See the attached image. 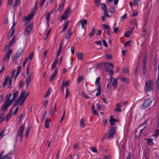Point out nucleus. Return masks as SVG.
I'll use <instances>...</instances> for the list:
<instances>
[{
  "label": "nucleus",
  "instance_id": "obj_15",
  "mask_svg": "<svg viewBox=\"0 0 159 159\" xmlns=\"http://www.w3.org/2000/svg\"><path fill=\"white\" fill-rule=\"evenodd\" d=\"M13 151L7 153L5 156H4L2 157V159H12L11 158V155L13 153Z\"/></svg>",
  "mask_w": 159,
  "mask_h": 159
},
{
  "label": "nucleus",
  "instance_id": "obj_59",
  "mask_svg": "<svg viewBox=\"0 0 159 159\" xmlns=\"http://www.w3.org/2000/svg\"><path fill=\"white\" fill-rule=\"evenodd\" d=\"M70 92L68 89H66V94L65 97V99H66L70 94Z\"/></svg>",
  "mask_w": 159,
  "mask_h": 159
},
{
  "label": "nucleus",
  "instance_id": "obj_24",
  "mask_svg": "<svg viewBox=\"0 0 159 159\" xmlns=\"http://www.w3.org/2000/svg\"><path fill=\"white\" fill-rule=\"evenodd\" d=\"M106 71L109 73V75L111 76L113 75V72L111 69L109 67L107 68L106 69Z\"/></svg>",
  "mask_w": 159,
  "mask_h": 159
},
{
  "label": "nucleus",
  "instance_id": "obj_42",
  "mask_svg": "<svg viewBox=\"0 0 159 159\" xmlns=\"http://www.w3.org/2000/svg\"><path fill=\"white\" fill-rule=\"evenodd\" d=\"M147 126H145L143 128H142L140 130V132L139 133L138 135L139 136H140L142 133H144L145 132V131H144V129Z\"/></svg>",
  "mask_w": 159,
  "mask_h": 159
},
{
  "label": "nucleus",
  "instance_id": "obj_51",
  "mask_svg": "<svg viewBox=\"0 0 159 159\" xmlns=\"http://www.w3.org/2000/svg\"><path fill=\"white\" fill-rule=\"evenodd\" d=\"M83 80V76H80L78 77V79L77 80V83L79 84L81 81Z\"/></svg>",
  "mask_w": 159,
  "mask_h": 159
},
{
  "label": "nucleus",
  "instance_id": "obj_25",
  "mask_svg": "<svg viewBox=\"0 0 159 159\" xmlns=\"http://www.w3.org/2000/svg\"><path fill=\"white\" fill-rule=\"evenodd\" d=\"M116 108L115 109L116 111L120 112L121 111V109L120 108V103H117L116 104Z\"/></svg>",
  "mask_w": 159,
  "mask_h": 159
},
{
  "label": "nucleus",
  "instance_id": "obj_50",
  "mask_svg": "<svg viewBox=\"0 0 159 159\" xmlns=\"http://www.w3.org/2000/svg\"><path fill=\"white\" fill-rule=\"evenodd\" d=\"M134 27H130L129 29V31H128L129 33V34H132L134 33Z\"/></svg>",
  "mask_w": 159,
  "mask_h": 159
},
{
  "label": "nucleus",
  "instance_id": "obj_6",
  "mask_svg": "<svg viewBox=\"0 0 159 159\" xmlns=\"http://www.w3.org/2000/svg\"><path fill=\"white\" fill-rule=\"evenodd\" d=\"M33 30V25H30L26 26L24 31V34L25 36H28Z\"/></svg>",
  "mask_w": 159,
  "mask_h": 159
},
{
  "label": "nucleus",
  "instance_id": "obj_23",
  "mask_svg": "<svg viewBox=\"0 0 159 159\" xmlns=\"http://www.w3.org/2000/svg\"><path fill=\"white\" fill-rule=\"evenodd\" d=\"M9 79V76H7L6 78L5 79L4 82L2 84V86L3 87H4L5 86H6L7 84L8 80Z\"/></svg>",
  "mask_w": 159,
  "mask_h": 159
},
{
  "label": "nucleus",
  "instance_id": "obj_31",
  "mask_svg": "<svg viewBox=\"0 0 159 159\" xmlns=\"http://www.w3.org/2000/svg\"><path fill=\"white\" fill-rule=\"evenodd\" d=\"M80 124L81 125L82 127H84L85 126L86 124L85 123V120L83 118L81 119Z\"/></svg>",
  "mask_w": 159,
  "mask_h": 159
},
{
  "label": "nucleus",
  "instance_id": "obj_2",
  "mask_svg": "<svg viewBox=\"0 0 159 159\" xmlns=\"http://www.w3.org/2000/svg\"><path fill=\"white\" fill-rule=\"evenodd\" d=\"M152 101L151 98H149L146 99L140 106V108L142 109H146L149 107L151 105Z\"/></svg>",
  "mask_w": 159,
  "mask_h": 159
},
{
  "label": "nucleus",
  "instance_id": "obj_37",
  "mask_svg": "<svg viewBox=\"0 0 159 159\" xmlns=\"http://www.w3.org/2000/svg\"><path fill=\"white\" fill-rule=\"evenodd\" d=\"M102 26L104 27L105 29L107 30H111L110 27L108 25L102 24Z\"/></svg>",
  "mask_w": 159,
  "mask_h": 159
},
{
  "label": "nucleus",
  "instance_id": "obj_60",
  "mask_svg": "<svg viewBox=\"0 0 159 159\" xmlns=\"http://www.w3.org/2000/svg\"><path fill=\"white\" fill-rule=\"evenodd\" d=\"M126 17V14L120 17V21L121 22L123 21L125 19Z\"/></svg>",
  "mask_w": 159,
  "mask_h": 159
},
{
  "label": "nucleus",
  "instance_id": "obj_18",
  "mask_svg": "<svg viewBox=\"0 0 159 159\" xmlns=\"http://www.w3.org/2000/svg\"><path fill=\"white\" fill-rule=\"evenodd\" d=\"M58 58L57 57H56L52 63L51 66V69L52 70H53L55 68L56 66L57 63L58 61Z\"/></svg>",
  "mask_w": 159,
  "mask_h": 159
},
{
  "label": "nucleus",
  "instance_id": "obj_20",
  "mask_svg": "<svg viewBox=\"0 0 159 159\" xmlns=\"http://www.w3.org/2000/svg\"><path fill=\"white\" fill-rule=\"evenodd\" d=\"M70 22V21L68 20H67L65 23V24L64 25L63 28L62 29V31L63 32H64L66 29L67 28V27H68L69 23Z\"/></svg>",
  "mask_w": 159,
  "mask_h": 159
},
{
  "label": "nucleus",
  "instance_id": "obj_29",
  "mask_svg": "<svg viewBox=\"0 0 159 159\" xmlns=\"http://www.w3.org/2000/svg\"><path fill=\"white\" fill-rule=\"evenodd\" d=\"M6 131H7V130L4 129L0 133V139L2 138L6 134H5V133Z\"/></svg>",
  "mask_w": 159,
  "mask_h": 159
},
{
  "label": "nucleus",
  "instance_id": "obj_32",
  "mask_svg": "<svg viewBox=\"0 0 159 159\" xmlns=\"http://www.w3.org/2000/svg\"><path fill=\"white\" fill-rule=\"evenodd\" d=\"M4 113H2L1 114L0 117V124H1L4 120L5 119L4 118Z\"/></svg>",
  "mask_w": 159,
  "mask_h": 159
},
{
  "label": "nucleus",
  "instance_id": "obj_34",
  "mask_svg": "<svg viewBox=\"0 0 159 159\" xmlns=\"http://www.w3.org/2000/svg\"><path fill=\"white\" fill-rule=\"evenodd\" d=\"M83 54L82 53H78V55L77 56V58L79 60L82 61L83 60Z\"/></svg>",
  "mask_w": 159,
  "mask_h": 159
},
{
  "label": "nucleus",
  "instance_id": "obj_3",
  "mask_svg": "<svg viewBox=\"0 0 159 159\" xmlns=\"http://www.w3.org/2000/svg\"><path fill=\"white\" fill-rule=\"evenodd\" d=\"M12 52L13 50L11 49H9L7 50L6 53L4 56V59L3 60V62H4L6 61H8L10 59L11 55L12 53Z\"/></svg>",
  "mask_w": 159,
  "mask_h": 159
},
{
  "label": "nucleus",
  "instance_id": "obj_36",
  "mask_svg": "<svg viewBox=\"0 0 159 159\" xmlns=\"http://www.w3.org/2000/svg\"><path fill=\"white\" fill-rule=\"evenodd\" d=\"M142 69L143 74L144 75H145L146 74V65L143 64Z\"/></svg>",
  "mask_w": 159,
  "mask_h": 159
},
{
  "label": "nucleus",
  "instance_id": "obj_62",
  "mask_svg": "<svg viewBox=\"0 0 159 159\" xmlns=\"http://www.w3.org/2000/svg\"><path fill=\"white\" fill-rule=\"evenodd\" d=\"M19 2H20L19 0H16L15 1V3L14 4V7H16L19 5Z\"/></svg>",
  "mask_w": 159,
  "mask_h": 159
},
{
  "label": "nucleus",
  "instance_id": "obj_16",
  "mask_svg": "<svg viewBox=\"0 0 159 159\" xmlns=\"http://www.w3.org/2000/svg\"><path fill=\"white\" fill-rule=\"evenodd\" d=\"M16 38L17 36L15 35L14 36L12 39L9 43L8 45H9V47L11 46L13 44L15 43Z\"/></svg>",
  "mask_w": 159,
  "mask_h": 159
},
{
  "label": "nucleus",
  "instance_id": "obj_22",
  "mask_svg": "<svg viewBox=\"0 0 159 159\" xmlns=\"http://www.w3.org/2000/svg\"><path fill=\"white\" fill-rule=\"evenodd\" d=\"M50 122V118H47L45 121V127L47 129H48L49 127Z\"/></svg>",
  "mask_w": 159,
  "mask_h": 159
},
{
  "label": "nucleus",
  "instance_id": "obj_9",
  "mask_svg": "<svg viewBox=\"0 0 159 159\" xmlns=\"http://www.w3.org/2000/svg\"><path fill=\"white\" fill-rule=\"evenodd\" d=\"M33 15L32 14H30L28 15L27 16L25 17L24 19L25 22V25L26 26V24H28V22H29L31 19L33 18Z\"/></svg>",
  "mask_w": 159,
  "mask_h": 159
},
{
  "label": "nucleus",
  "instance_id": "obj_8",
  "mask_svg": "<svg viewBox=\"0 0 159 159\" xmlns=\"http://www.w3.org/2000/svg\"><path fill=\"white\" fill-rule=\"evenodd\" d=\"M23 53V51L22 50L19 49L18 50L14 56L13 59L15 61H16L20 57V56H22Z\"/></svg>",
  "mask_w": 159,
  "mask_h": 159
},
{
  "label": "nucleus",
  "instance_id": "obj_46",
  "mask_svg": "<svg viewBox=\"0 0 159 159\" xmlns=\"http://www.w3.org/2000/svg\"><path fill=\"white\" fill-rule=\"evenodd\" d=\"M16 100L14 98H12L11 100H9L8 102H7L9 105V106L11 105Z\"/></svg>",
  "mask_w": 159,
  "mask_h": 159
},
{
  "label": "nucleus",
  "instance_id": "obj_39",
  "mask_svg": "<svg viewBox=\"0 0 159 159\" xmlns=\"http://www.w3.org/2000/svg\"><path fill=\"white\" fill-rule=\"evenodd\" d=\"M71 10L69 9V8H67L66 11H65L64 13V15L65 16H68L69 14V13L70 11Z\"/></svg>",
  "mask_w": 159,
  "mask_h": 159
},
{
  "label": "nucleus",
  "instance_id": "obj_19",
  "mask_svg": "<svg viewBox=\"0 0 159 159\" xmlns=\"http://www.w3.org/2000/svg\"><path fill=\"white\" fill-rule=\"evenodd\" d=\"M147 120H146L143 122V123L142 124H141V125H139V126L138 128H137L136 129V131L135 132V134L136 135H137V133L138 132V130H139V128L143 126L146 125L147 124Z\"/></svg>",
  "mask_w": 159,
  "mask_h": 159
},
{
  "label": "nucleus",
  "instance_id": "obj_30",
  "mask_svg": "<svg viewBox=\"0 0 159 159\" xmlns=\"http://www.w3.org/2000/svg\"><path fill=\"white\" fill-rule=\"evenodd\" d=\"M98 92L96 93V96H98L100 95L101 93V87L100 85H98L97 88Z\"/></svg>",
  "mask_w": 159,
  "mask_h": 159
},
{
  "label": "nucleus",
  "instance_id": "obj_52",
  "mask_svg": "<svg viewBox=\"0 0 159 159\" xmlns=\"http://www.w3.org/2000/svg\"><path fill=\"white\" fill-rule=\"evenodd\" d=\"M123 73L124 74H129V70H128V69L127 67H125L123 69Z\"/></svg>",
  "mask_w": 159,
  "mask_h": 159
},
{
  "label": "nucleus",
  "instance_id": "obj_33",
  "mask_svg": "<svg viewBox=\"0 0 159 159\" xmlns=\"http://www.w3.org/2000/svg\"><path fill=\"white\" fill-rule=\"evenodd\" d=\"M13 98H14V99H16V98L17 97L18 95V91H14V93H13Z\"/></svg>",
  "mask_w": 159,
  "mask_h": 159
},
{
  "label": "nucleus",
  "instance_id": "obj_11",
  "mask_svg": "<svg viewBox=\"0 0 159 159\" xmlns=\"http://www.w3.org/2000/svg\"><path fill=\"white\" fill-rule=\"evenodd\" d=\"M87 23V20L83 19L80 22L79 26L80 25L82 28L84 29V25H86Z\"/></svg>",
  "mask_w": 159,
  "mask_h": 159
},
{
  "label": "nucleus",
  "instance_id": "obj_10",
  "mask_svg": "<svg viewBox=\"0 0 159 159\" xmlns=\"http://www.w3.org/2000/svg\"><path fill=\"white\" fill-rule=\"evenodd\" d=\"M58 70V68H56L54 72L52 73V75L49 78L50 81H52L55 78L56 76L57 75Z\"/></svg>",
  "mask_w": 159,
  "mask_h": 159
},
{
  "label": "nucleus",
  "instance_id": "obj_4",
  "mask_svg": "<svg viewBox=\"0 0 159 159\" xmlns=\"http://www.w3.org/2000/svg\"><path fill=\"white\" fill-rule=\"evenodd\" d=\"M109 80L110 81V83L112 84L113 86L114 87V89L115 90H116L118 85L117 80L115 79L114 77L111 76L110 77Z\"/></svg>",
  "mask_w": 159,
  "mask_h": 159
},
{
  "label": "nucleus",
  "instance_id": "obj_14",
  "mask_svg": "<svg viewBox=\"0 0 159 159\" xmlns=\"http://www.w3.org/2000/svg\"><path fill=\"white\" fill-rule=\"evenodd\" d=\"M118 120L113 118V116H111L110 119V122L111 126H113L114 125V122L117 121Z\"/></svg>",
  "mask_w": 159,
  "mask_h": 159
},
{
  "label": "nucleus",
  "instance_id": "obj_61",
  "mask_svg": "<svg viewBox=\"0 0 159 159\" xmlns=\"http://www.w3.org/2000/svg\"><path fill=\"white\" fill-rule=\"evenodd\" d=\"M33 77L34 76L33 75V73H31L29 75L28 79H30V80H32V79H33Z\"/></svg>",
  "mask_w": 159,
  "mask_h": 159
},
{
  "label": "nucleus",
  "instance_id": "obj_12",
  "mask_svg": "<svg viewBox=\"0 0 159 159\" xmlns=\"http://www.w3.org/2000/svg\"><path fill=\"white\" fill-rule=\"evenodd\" d=\"M4 102L3 105L2 106V111L5 112L7 110L8 107L10 106L9 105L7 102Z\"/></svg>",
  "mask_w": 159,
  "mask_h": 159
},
{
  "label": "nucleus",
  "instance_id": "obj_43",
  "mask_svg": "<svg viewBox=\"0 0 159 159\" xmlns=\"http://www.w3.org/2000/svg\"><path fill=\"white\" fill-rule=\"evenodd\" d=\"M90 150L93 152L97 153L98 152L96 148L95 147H92L90 148Z\"/></svg>",
  "mask_w": 159,
  "mask_h": 159
},
{
  "label": "nucleus",
  "instance_id": "obj_5",
  "mask_svg": "<svg viewBox=\"0 0 159 159\" xmlns=\"http://www.w3.org/2000/svg\"><path fill=\"white\" fill-rule=\"evenodd\" d=\"M116 127H111L109 129V134H107V137L108 138H114V135L115 134L116 130Z\"/></svg>",
  "mask_w": 159,
  "mask_h": 159
},
{
  "label": "nucleus",
  "instance_id": "obj_38",
  "mask_svg": "<svg viewBox=\"0 0 159 159\" xmlns=\"http://www.w3.org/2000/svg\"><path fill=\"white\" fill-rule=\"evenodd\" d=\"M131 24L132 25H135L136 26L137 25V21L136 19H133L131 21Z\"/></svg>",
  "mask_w": 159,
  "mask_h": 159
},
{
  "label": "nucleus",
  "instance_id": "obj_47",
  "mask_svg": "<svg viewBox=\"0 0 159 159\" xmlns=\"http://www.w3.org/2000/svg\"><path fill=\"white\" fill-rule=\"evenodd\" d=\"M147 54L146 53L144 56L143 61V64L146 65L147 63Z\"/></svg>",
  "mask_w": 159,
  "mask_h": 159
},
{
  "label": "nucleus",
  "instance_id": "obj_53",
  "mask_svg": "<svg viewBox=\"0 0 159 159\" xmlns=\"http://www.w3.org/2000/svg\"><path fill=\"white\" fill-rule=\"evenodd\" d=\"M129 80L128 78H124L123 77L121 79V81L122 82H124L125 83H128L129 82Z\"/></svg>",
  "mask_w": 159,
  "mask_h": 159
},
{
  "label": "nucleus",
  "instance_id": "obj_40",
  "mask_svg": "<svg viewBox=\"0 0 159 159\" xmlns=\"http://www.w3.org/2000/svg\"><path fill=\"white\" fill-rule=\"evenodd\" d=\"M101 6V9L102 10H106L107 9V6L106 4L104 3H101L100 4Z\"/></svg>",
  "mask_w": 159,
  "mask_h": 159
},
{
  "label": "nucleus",
  "instance_id": "obj_7",
  "mask_svg": "<svg viewBox=\"0 0 159 159\" xmlns=\"http://www.w3.org/2000/svg\"><path fill=\"white\" fill-rule=\"evenodd\" d=\"M24 125L22 124L19 128V131L17 133V135L20 137V139L23 137V134L24 131Z\"/></svg>",
  "mask_w": 159,
  "mask_h": 159
},
{
  "label": "nucleus",
  "instance_id": "obj_49",
  "mask_svg": "<svg viewBox=\"0 0 159 159\" xmlns=\"http://www.w3.org/2000/svg\"><path fill=\"white\" fill-rule=\"evenodd\" d=\"M68 17L64 15L61 16V19L60 20V22H61L62 20H66Z\"/></svg>",
  "mask_w": 159,
  "mask_h": 159
},
{
  "label": "nucleus",
  "instance_id": "obj_63",
  "mask_svg": "<svg viewBox=\"0 0 159 159\" xmlns=\"http://www.w3.org/2000/svg\"><path fill=\"white\" fill-rule=\"evenodd\" d=\"M130 34H129V33L128 31H126L125 32L124 36L127 37H129L130 36Z\"/></svg>",
  "mask_w": 159,
  "mask_h": 159
},
{
  "label": "nucleus",
  "instance_id": "obj_27",
  "mask_svg": "<svg viewBox=\"0 0 159 159\" xmlns=\"http://www.w3.org/2000/svg\"><path fill=\"white\" fill-rule=\"evenodd\" d=\"M158 73L157 74V80L156 84L157 89L159 90V66L158 67Z\"/></svg>",
  "mask_w": 159,
  "mask_h": 159
},
{
  "label": "nucleus",
  "instance_id": "obj_17",
  "mask_svg": "<svg viewBox=\"0 0 159 159\" xmlns=\"http://www.w3.org/2000/svg\"><path fill=\"white\" fill-rule=\"evenodd\" d=\"M51 13L50 12H48L46 14V18L47 20V24L48 26L49 25V23L50 21V18Z\"/></svg>",
  "mask_w": 159,
  "mask_h": 159
},
{
  "label": "nucleus",
  "instance_id": "obj_58",
  "mask_svg": "<svg viewBox=\"0 0 159 159\" xmlns=\"http://www.w3.org/2000/svg\"><path fill=\"white\" fill-rule=\"evenodd\" d=\"M109 11L112 13H114L115 12V9L113 7H110Z\"/></svg>",
  "mask_w": 159,
  "mask_h": 159
},
{
  "label": "nucleus",
  "instance_id": "obj_1",
  "mask_svg": "<svg viewBox=\"0 0 159 159\" xmlns=\"http://www.w3.org/2000/svg\"><path fill=\"white\" fill-rule=\"evenodd\" d=\"M144 89L146 92H150L154 89V85L151 80L145 81Z\"/></svg>",
  "mask_w": 159,
  "mask_h": 159
},
{
  "label": "nucleus",
  "instance_id": "obj_21",
  "mask_svg": "<svg viewBox=\"0 0 159 159\" xmlns=\"http://www.w3.org/2000/svg\"><path fill=\"white\" fill-rule=\"evenodd\" d=\"M25 91L23 90L22 91H21V94L18 99H19V100H21L22 99H23V98H24V96L25 95Z\"/></svg>",
  "mask_w": 159,
  "mask_h": 159
},
{
  "label": "nucleus",
  "instance_id": "obj_57",
  "mask_svg": "<svg viewBox=\"0 0 159 159\" xmlns=\"http://www.w3.org/2000/svg\"><path fill=\"white\" fill-rule=\"evenodd\" d=\"M100 80V78L99 77H98L96 79L95 82V84L96 85H100L99 81Z\"/></svg>",
  "mask_w": 159,
  "mask_h": 159
},
{
  "label": "nucleus",
  "instance_id": "obj_35",
  "mask_svg": "<svg viewBox=\"0 0 159 159\" xmlns=\"http://www.w3.org/2000/svg\"><path fill=\"white\" fill-rule=\"evenodd\" d=\"M11 111H9L7 114L6 118V121H7L8 120L10 119L11 117Z\"/></svg>",
  "mask_w": 159,
  "mask_h": 159
},
{
  "label": "nucleus",
  "instance_id": "obj_45",
  "mask_svg": "<svg viewBox=\"0 0 159 159\" xmlns=\"http://www.w3.org/2000/svg\"><path fill=\"white\" fill-rule=\"evenodd\" d=\"M34 55V53L32 52L29 56L27 58H28V62H30L32 59Z\"/></svg>",
  "mask_w": 159,
  "mask_h": 159
},
{
  "label": "nucleus",
  "instance_id": "obj_48",
  "mask_svg": "<svg viewBox=\"0 0 159 159\" xmlns=\"http://www.w3.org/2000/svg\"><path fill=\"white\" fill-rule=\"evenodd\" d=\"M64 3H61V4H60L59 5V7L58 9V10L59 12H60L62 10V7H64Z\"/></svg>",
  "mask_w": 159,
  "mask_h": 159
},
{
  "label": "nucleus",
  "instance_id": "obj_54",
  "mask_svg": "<svg viewBox=\"0 0 159 159\" xmlns=\"http://www.w3.org/2000/svg\"><path fill=\"white\" fill-rule=\"evenodd\" d=\"M81 93L82 96L85 98L89 99L90 98V97L88 95H86L84 92H82Z\"/></svg>",
  "mask_w": 159,
  "mask_h": 159
},
{
  "label": "nucleus",
  "instance_id": "obj_64",
  "mask_svg": "<svg viewBox=\"0 0 159 159\" xmlns=\"http://www.w3.org/2000/svg\"><path fill=\"white\" fill-rule=\"evenodd\" d=\"M55 111V107H54V108H53L50 112V114L51 115H53L54 114V112Z\"/></svg>",
  "mask_w": 159,
  "mask_h": 159
},
{
  "label": "nucleus",
  "instance_id": "obj_41",
  "mask_svg": "<svg viewBox=\"0 0 159 159\" xmlns=\"http://www.w3.org/2000/svg\"><path fill=\"white\" fill-rule=\"evenodd\" d=\"M11 96H12L11 93H9V94H7V98L6 99L5 101L6 102H8Z\"/></svg>",
  "mask_w": 159,
  "mask_h": 159
},
{
  "label": "nucleus",
  "instance_id": "obj_55",
  "mask_svg": "<svg viewBox=\"0 0 159 159\" xmlns=\"http://www.w3.org/2000/svg\"><path fill=\"white\" fill-rule=\"evenodd\" d=\"M103 11L104 15L106 16L109 17H110V16L108 14V11L107 10V9L106 10H104Z\"/></svg>",
  "mask_w": 159,
  "mask_h": 159
},
{
  "label": "nucleus",
  "instance_id": "obj_44",
  "mask_svg": "<svg viewBox=\"0 0 159 159\" xmlns=\"http://www.w3.org/2000/svg\"><path fill=\"white\" fill-rule=\"evenodd\" d=\"M95 32V30L94 29V27H93L91 31V32L89 34V36L90 37L93 36Z\"/></svg>",
  "mask_w": 159,
  "mask_h": 159
},
{
  "label": "nucleus",
  "instance_id": "obj_56",
  "mask_svg": "<svg viewBox=\"0 0 159 159\" xmlns=\"http://www.w3.org/2000/svg\"><path fill=\"white\" fill-rule=\"evenodd\" d=\"M16 70H15V69H14L11 72V74H12V75H11V77H10V78H11V80H12L13 79V78L14 77V75L16 72Z\"/></svg>",
  "mask_w": 159,
  "mask_h": 159
},
{
  "label": "nucleus",
  "instance_id": "obj_26",
  "mask_svg": "<svg viewBox=\"0 0 159 159\" xmlns=\"http://www.w3.org/2000/svg\"><path fill=\"white\" fill-rule=\"evenodd\" d=\"M159 135V129H157L155 132V134L152 136L154 137V139H156Z\"/></svg>",
  "mask_w": 159,
  "mask_h": 159
},
{
  "label": "nucleus",
  "instance_id": "obj_28",
  "mask_svg": "<svg viewBox=\"0 0 159 159\" xmlns=\"http://www.w3.org/2000/svg\"><path fill=\"white\" fill-rule=\"evenodd\" d=\"M71 34V30L69 29L68 30V33L66 36V39H69Z\"/></svg>",
  "mask_w": 159,
  "mask_h": 159
},
{
  "label": "nucleus",
  "instance_id": "obj_13",
  "mask_svg": "<svg viewBox=\"0 0 159 159\" xmlns=\"http://www.w3.org/2000/svg\"><path fill=\"white\" fill-rule=\"evenodd\" d=\"M147 143L150 146H152L154 145V143L153 142V139L151 138H148L146 139Z\"/></svg>",
  "mask_w": 159,
  "mask_h": 159
}]
</instances>
